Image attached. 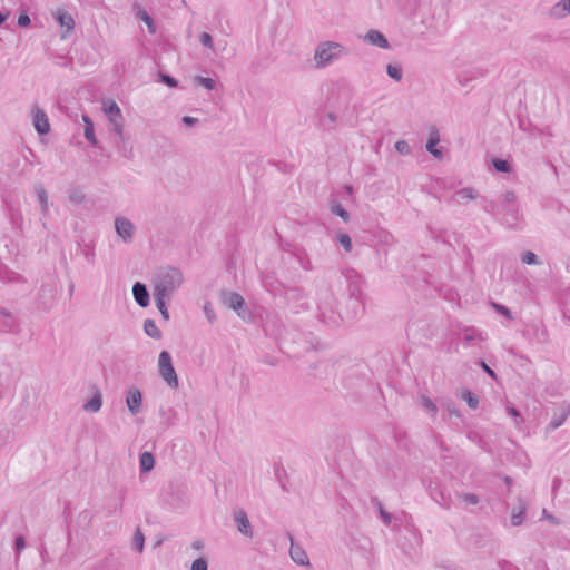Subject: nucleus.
<instances>
[{"label":"nucleus","instance_id":"nucleus-46","mask_svg":"<svg viewBox=\"0 0 570 570\" xmlns=\"http://www.w3.org/2000/svg\"><path fill=\"white\" fill-rule=\"evenodd\" d=\"M31 23L30 17L27 13H21L18 18L19 27H28Z\"/></svg>","mask_w":570,"mask_h":570},{"label":"nucleus","instance_id":"nucleus-50","mask_svg":"<svg viewBox=\"0 0 570 570\" xmlns=\"http://www.w3.org/2000/svg\"><path fill=\"white\" fill-rule=\"evenodd\" d=\"M481 367L484 370L485 373H488L491 377L495 379V373L493 370H491L483 361L480 362Z\"/></svg>","mask_w":570,"mask_h":570},{"label":"nucleus","instance_id":"nucleus-10","mask_svg":"<svg viewBox=\"0 0 570 570\" xmlns=\"http://www.w3.org/2000/svg\"><path fill=\"white\" fill-rule=\"evenodd\" d=\"M132 295L139 306L147 307L149 305L150 295L145 284L136 282L132 286Z\"/></svg>","mask_w":570,"mask_h":570},{"label":"nucleus","instance_id":"nucleus-31","mask_svg":"<svg viewBox=\"0 0 570 570\" xmlns=\"http://www.w3.org/2000/svg\"><path fill=\"white\" fill-rule=\"evenodd\" d=\"M492 165L500 173H510L511 170L510 164L504 159L494 158Z\"/></svg>","mask_w":570,"mask_h":570},{"label":"nucleus","instance_id":"nucleus-7","mask_svg":"<svg viewBox=\"0 0 570 570\" xmlns=\"http://www.w3.org/2000/svg\"><path fill=\"white\" fill-rule=\"evenodd\" d=\"M19 330V323L17 318L6 309L0 311V334L2 333H16Z\"/></svg>","mask_w":570,"mask_h":570},{"label":"nucleus","instance_id":"nucleus-41","mask_svg":"<svg viewBox=\"0 0 570 570\" xmlns=\"http://www.w3.org/2000/svg\"><path fill=\"white\" fill-rule=\"evenodd\" d=\"M160 81L171 88H175L178 86L177 80L169 75L160 73Z\"/></svg>","mask_w":570,"mask_h":570},{"label":"nucleus","instance_id":"nucleus-36","mask_svg":"<svg viewBox=\"0 0 570 570\" xmlns=\"http://www.w3.org/2000/svg\"><path fill=\"white\" fill-rule=\"evenodd\" d=\"M395 149L401 155H409L411 153V147L405 140L396 141Z\"/></svg>","mask_w":570,"mask_h":570},{"label":"nucleus","instance_id":"nucleus-32","mask_svg":"<svg viewBox=\"0 0 570 570\" xmlns=\"http://www.w3.org/2000/svg\"><path fill=\"white\" fill-rule=\"evenodd\" d=\"M459 498L466 504V505H475L479 503L480 499L474 493H461L459 494Z\"/></svg>","mask_w":570,"mask_h":570},{"label":"nucleus","instance_id":"nucleus-44","mask_svg":"<svg viewBox=\"0 0 570 570\" xmlns=\"http://www.w3.org/2000/svg\"><path fill=\"white\" fill-rule=\"evenodd\" d=\"M83 198H85L83 194L79 190H75V191L70 193V195H69V199L76 204L82 203Z\"/></svg>","mask_w":570,"mask_h":570},{"label":"nucleus","instance_id":"nucleus-28","mask_svg":"<svg viewBox=\"0 0 570 570\" xmlns=\"http://www.w3.org/2000/svg\"><path fill=\"white\" fill-rule=\"evenodd\" d=\"M194 82L198 86H203L208 90H214L216 88V81L212 78L196 76L194 78Z\"/></svg>","mask_w":570,"mask_h":570},{"label":"nucleus","instance_id":"nucleus-23","mask_svg":"<svg viewBox=\"0 0 570 570\" xmlns=\"http://www.w3.org/2000/svg\"><path fill=\"white\" fill-rule=\"evenodd\" d=\"M330 209L332 214L340 216L344 223L350 222V213L338 202H332Z\"/></svg>","mask_w":570,"mask_h":570},{"label":"nucleus","instance_id":"nucleus-9","mask_svg":"<svg viewBox=\"0 0 570 570\" xmlns=\"http://www.w3.org/2000/svg\"><path fill=\"white\" fill-rule=\"evenodd\" d=\"M234 520L237 523L238 531L248 537H253L252 524L248 520V517L244 510H237L234 512Z\"/></svg>","mask_w":570,"mask_h":570},{"label":"nucleus","instance_id":"nucleus-26","mask_svg":"<svg viewBox=\"0 0 570 570\" xmlns=\"http://www.w3.org/2000/svg\"><path fill=\"white\" fill-rule=\"evenodd\" d=\"M132 546L138 552L144 551L145 535L139 528L134 533Z\"/></svg>","mask_w":570,"mask_h":570},{"label":"nucleus","instance_id":"nucleus-57","mask_svg":"<svg viewBox=\"0 0 570 570\" xmlns=\"http://www.w3.org/2000/svg\"><path fill=\"white\" fill-rule=\"evenodd\" d=\"M449 411H450V413L455 414V415H458V416H459V412L454 411V409H450V407H449Z\"/></svg>","mask_w":570,"mask_h":570},{"label":"nucleus","instance_id":"nucleus-16","mask_svg":"<svg viewBox=\"0 0 570 570\" xmlns=\"http://www.w3.org/2000/svg\"><path fill=\"white\" fill-rule=\"evenodd\" d=\"M109 122L112 125V131L118 136L119 141L125 142L124 135V117L122 114L108 117Z\"/></svg>","mask_w":570,"mask_h":570},{"label":"nucleus","instance_id":"nucleus-35","mask_svg":"<svg viewBox=\"0 0 570 570\" xmlns=\"http://www.w3.org/2000/svg\"><path fill=\"white\" fill-rule=\"evenodd\" d=\"M421 404L422 406H424L428 411L432 412V415L434 416L436 414V411H438V407L436 405L434 404V402L428 397V396H422L421 397Z\"/></svg>","mask_w":570,"mask_h":570},{"label":"nucleus","instance_id":"nucleus-14","mask_svg":"<svg viewBox=\"0 0 570 570\" xmlns=\"http://www.w3.org/2000/svg\"><path fill=\"white\" fill-rule=\"evenodd\" d=\"M365 40L367 42H370L371 45L376 46L379 48H383V49H386L390 46L386 37L377 30H370L365 35Z\"/></svg>","mask_w":570,"mask_h":570},{"label":"nucleus","instance_id":"nucleus-24","mask_svg":"<svg viewBox=\"0 0 570 570\" xmlns=\"http://www.w3.org/2000/svg\"><path fill=\"white\" fill-rule=\"evenodd\" d=\"M137 18L140 19L141 21H144L147 24L148 31L150 33H155L156 32V24L154 22V19L151 18V16L147 11L139 9L138 12H137Z\"/></svg>","mask_w":570,"mask_h":570},{"label":"nucleus","instance_id":"nucleus-3","mask_svg":"<svg viewBox=\"0 0 570 570\" xmlns=\"http://www.w3.org/2000/svg\"><path fill=\"white\" fill-rule=\"evenodd\" d=\"M159 374L171 387H178V377L167 351L159 354Z\"/></svg>","mask_w":570,"mask_h":570},{"label":"nucleus","instance_id":"nucleus-21","mask_svg":"<svg viewBox=\"0 0 570 570\" xmlns=\"http://www.w3.org/2000/svg\"><path fill=\"white\" fill-rule=\"evenodd\" d=\"M155 303L157 308L159 309L163 317L167 321L169 318V312L167 308V301H169L171 297L169 296H163L160 294L154 293Z\"/></svg>","mask_w":570,"mask_h":570},{"label":"nucleus","instance_id":"nucleus-11","mask_svg":"<svg viewBox=\"0 0 570 570\" xmlns=\"http://www.w3.org/2000/svg\"><path fill=\"white\" fill-rule=\"evenodd\" d=\"M289 539L292 542L291 549H289V554H291L292 560L299 566L309 564V560H308V557H307L305 550L302 547H299L298 544H294L292 537H289Z\"/></svg>","mask_w":570,"mask_h":570},{"label":"nucleus","instance_id":"nucleus-34","mask_svg":"<svg viewBox=\"0 0 570 570\" xmlns=\"http://www.w3.org/2000/svg\"><path fill=\"white\" fill-rule=\"evenodd\" d=\"M569 410L564 411L558 419H553L550 423H549V428L551 430H556L558 429L559 426H561L563 424V422L567 420L568 415H569Z\"/></svg>","mask_w":570,"mask_h":570},{"label":"nucleus","instance_id":"nucleus-6","mask_svg":"<svg viewBox=\"0 0 570 570\" xmlns=\"http://www.w3.org/2000/svg\"><path fill=\"white\" fill-rule=\"evenodd\" d=\"M126 403H127L129 412L132 415L138 414L140 412L141 405H142L141 392L136 387L129 389L127 392V396H126Z\"/></svg>","mask_w":570,"mask_h":570},{"label":"nucleus","instance_id":"nucleus-20","mask_svg":"<svg viewBox=\"0 0 570 570\" xmlns=\"http://www.w3.org/2000/svg\"><path fill=\"white\" fill-rule=\"evenodd\" d=\"M102 405V396L99 391H97L94 396L83 405V410L88 412L96 413L101 409Z\"/></svg>","mask_w":570,"mask_h":570},{"label":"nucleus","instance_id":"nucleus-1","mask_svg":"<svg viewBox=\"0 0 570 570\" xmlns=\"http://www.w3.org/2000/svg\"><path fill=\"white\" fill-rule=\"evenodd\" d=\"M184 282L181 272L176 267H163L154 277V293L171 297Z\"/></svg>","mask_w":570,"mask_h":570},{"label":"nucleus","instance_id":"nucleus-27","mask_svg":"<svg viewBox=\"0 0 570 570\" xmlns=\"http://www.w3.org/2000/svg\"><path fill=\"white\" fill-rule=\"evenodd\" d=\"M386 72L390 78L394 79L395 81H401L403 77V71L400 66L389 63L386 67Z\"/></svg>","mask_w":570,"mask_h":570},{"label":"nucleus","instance_id":"nucleus-17","mask_svg":"<svg viewBox=\"0 0 570 570\" xmlns=\"http://www.w3.org/2000/svg\"><path fill=\"white\" fill-rule=\"evenodd\" d=\"M82 120L85 122V131H83V136L92 145V146H97L98 141H97V138L95 136V130H94V122L92 120L90 119L89 116L87 115H82Z\"/></svg>","mask_w":570,"mask_h":570},{"label":"nucleus","instance_id":"nucleus-48","mask_svg":"<svg viewBox=\"0 0 570 570\" xmlns=\"http://www.w3.org/2000/svg\"><path fill=\"white\" fill-rule=\"evenodd\" d=\"M379 511H380V514H381L384 523L390 524L391 523V514L387 513L385 510H383V508L381 505L379 507Z\"/></svg>","mask_w":570,"mask_h":570},{"label":"nucleus","instance_id":"nucleus-49","mask_svg":"<svg viewBox=\"0 0 570 570\" xmlns=\"http://www.w3.org/2000/svg\"><path fill=\"white\" fill-rule=\"evenodd\" d=\"M183 122L188 126V127H191L194 125H196L198 122V119L197 118H194V117H190V116H185L183 118Z\"/></svg>","mask_w":570,"mask_h":570},{"label":"nucleus","instance_id":"nucleus-42","mask_svg":"<svg viewBox=\"0 0 570 570\" xmlns=\"http://www.w3.org/2000/svg\"><path fill=\"white\" fill-rule=\"evenodd\" d=\"M562 10L563 14L570 13V0H561L554 6V10Z\"/></svg>","mask_w":570,"mask_h":570},{"label":"nucleus","instance_id":"nucleus-39","mask_svg":"<svg viewBox=\"0 0 570 570\" xmlns=\"http://www.w3.org/2000/svg\"><path fill=\"white\" fill-rule=\"evenodd\" d=\"M492 305L499 314L505 316L509 320H512V313L507 306H503V305H500L497 303H493Z\"/></svg>","mask_w":570,"mask_h":570},{"label":"nucleus","instance_id":"nucleus-54","mask_svg":"<svg viewBox=\"0 0 570 570\" xmlns=\"http://www.w3.org/2000/svg\"><path fill=\"white\" fill-rule=\"evenodd\" d=\"M327 118L331 122H335L336 121V115L333 114V112H328L327 114Z\"/></svg>","mask_w":570,"mask_h":570},{"label":"nucleus","instance_id":"nucleus-22","mask_svg":"<svg viewBox=\"0 0 570 570\" xmlns=\"http://www.w3.org/2000/svg\"><path fill=\"white\" fill-rule=\"evenodd\" d=\"M144 331L148 336L153 338L159 340L161 337L160 330L157 327L156 323L150 318L145 321Z\"/></svg>","mask_w":570,"mask_h":570},{"label":"nucleus","instance_id":"nucleus-25","mask_svg":"<svg viewBox=\"0 0 570 570\" xmlns=\"http://www.w3.org/2000/svg\"><path fill=\"white\" fill-rule=\"evenodd\" d=\"M36 193H37L39 203L41 205L42 213L47 214L48 213V195H47L46 189L43 188L42 185H38V186H36Z\"/></svg>","mask_w":570,"mask_h":570},{"label":"nucleus","instance_id":"nucleus-45","mask_svg":"<svg viewBox=\"0 0 570 570\" xmlns=\"http://www.w3.org/2000/svg\"><path fill=\"white\" fill-rule=\"evenodd\" d=\"M433 498L439 504L443 505L444 508H449V501L442 491L439 492V497L433 493Z\"/></svg>","mask_w":570,"mask_h":570},{"label":"nucleus","instance_id":"nucleus-2","mask_svg":"<svg viewBox=\"0 0 570 570\" xmlns=\"http://www.w3.org/2000/svg\"><path fill=\"white\" fill-rule=\"evenodd\" d=\"M347 53L346 48L335 41L318 43L314 53V61L317 68H324Z\"/></svg>","mask_w":570,"mask_h":570},{"label":"nucleus","instance_id":"nucleus-59","mask_svg":"<svg viewBox=\"0 0 570 570\" xmlns=\"http://www.w3.org/2000/svg\"><path fill=\"white\" fill-rule=\"evenodd\" d=\"M564 317L570 322V316H566V315H564Z\"/></svg>","mask_w":570,"mask_h":570},{"label":"nucleus","instance_id":"nucleus-30","mask_svg":"<svg viewBox=\"0 0 570 570\" xmlns=\"http://www.w3.org/2000/svg\"><path fill=\"white\" fill-rule=\"evenodd\" d=\"M104 111L107 117L116 116L121 112L119 106L112 100L104 102Z\"/></svg>","mask_w":570,"mask_h":570},{"label":"nucleus","instance_id":"nucleus-15","mask_svg":"<svg viewBox=\"0 0 570 570\" xmlns=\"http://www.w3.org/2000/svg\"><path fill=\"white\" fill-rule=\"evenodd\" d=\"M478 197V193L475 189L471 187L462 188L454 193L452 196V200L456 204H465L469 200L475 199Z\"/></svg>","mask_w":570,"mask_h":570},{"label":"nucleus","instance_id":"nucleus-53","mask_svg":"<svg viewBox=\"0 0 570 570\" xmlns=\"http://www.w3.org/2000/svg\"><path fill=\"white\" fill-rule=\"evenodd\" d=\"M504 198H505V200H507V202H513V200H514V198H515V195H514V193H513V191H507V193L504 194Z\"/></svg>","mask_w":570,"mask_h":570},{"label":"nucleus","instance_id":"nucleus-5","mask_svg":"<svg viewBox=\"0 0 570 570\" xmlns=\"http://www.w3.org/2000/svg\"><path fill=\"white\" fill-rule=\"evenodd\" d=\"M115 228L117 235L125 242L130 243L134 238L136 227L135 225L126 217H116L115 219Z\"/></svg>","mask_w":570,"mask_h":570},{"label":"nucleus","instance_id":"nucleus-13","mask_svg":"<svg viewBox=\"0 0 570 570\" xmlns=\"http://www.w3.org/2000/svg\"><path fill=\"white\" fill-rule=\"evenodd\" d=\"M440 141L439 130L435 126H432L430 129V136L426 142V150L431 153L434 157H440L442 151L436 148V145Z\"/></svg>","mask_w":570,"mask_h":570},{"label":"nucleus","instance_id":"nucleus-55","mask_svg":"<svg viewBox=\"0 0 570 570\" xmlns=\"http://www.w3.org/2000/svg\"><path fill=\"white\" fill-rule=\"evenodd\" d=\"M196 549H200L202 548V543L200 542H194L193 544Z\"/></svg>","mask_w":570,"mask_h":570},{"label":"nucleus","instance_id":"nucleus-43","mask_svg":"<svg viewBox=\"0 0 570 570\" xmlns=\"http://www.w3.org/2000/svg\"><path fill=\"white\" fill-rule=\"evenodd\" d=\"M204 312H205V315H206L208 322L213 323L215 321V318H216V315H215L214 309L212 308L210 303H206L205 304Z\"/></svg>","mask_w":570,"mask_h":570},{"label":"nucleus","instance_id":"nucleus-29","mask_svg":"<svg viewBox=\"0 0 570 570\" xmlns=\"http://www.w3.org/2000/svg\"><path fill=\"white\" fill-rule=\"evenodd\" d=\"M461 397L466 401L469 407L475 410L479 406V399L476 395H474L472 392L465 390L462 392Z\"/></svg>","mask_w":570,"mask_h":570},{"label":"nucleus","instance_id":"nucleus-38","mask_svg":"<svg viewBox=\"0 0 570 570\" xmlns=\"http://www.w3.org/2000/svg\"><path fill=\"white\" fill-rule=\"evenodd\" d=\"M191 570H208V563L205 558L196 559L191 564Z\"/></svg>","mask_w":570,"mask_h":570},{"label":"nucleus","instance_id":"nucleus-52","mask_svg":"<svg viewBox=\"0 0 570 570\" xmlns=\"http://www.w3.org/2000/svg\"><path fill=\"white\" fill-rule=\"evenodd\" d=\"M9 16H10L9 11L0 12V27L6 22V20L9 18Z\"/></svg>","mask_w":570,"mask_h":570},{"label":"nucleus","instance_id":"nucleus-58","mask_svg":"<svg viewBox=\"0 0 570 570\" xmlns=\"http://www.w3.org/2000/svg\"><path fill=\"white\" fill-rule=\"evenodd\" d=\"M73 287H75V286H73V284H71V285H70V288H69L70 295H71V294H72V292H73Z\"/></svg>","mask_w":570,"mask_h":570},{"label":"nucleus","instance_id":"nucleus-40","mask_svg":"<svg viewBox=\"0 0 570 570\" xmlns=\"http://www.w3.org/2000/svg\"><path fill=\"white\" fill-rule=\"evenodd\" d=\"M199 41L200 43L204 46V47H207V48H210L213 49V38L212 36L208 33V32H203L200 36H199Z\"/></svg>","mask_w":570,"mask_h":570},{"label":"nucleus","instance_id":"nucleus-18","mask_svg":"<svg viewBox=\"0 0 570 570\" xmlns=\"http://www.w3.org/2000/svg\"><path fill=\"white\" fill-rule=\"evenodd\" d=\"M141 473L150 472L155 466V459L150 452H142L139 458Z\"/></svg>","mask_w":570,"mask_h":570},{"label":"nucleus","instance_id":"nucleus-8","mask_svg":"<svg viewBox=\"0 0 570 570\" xmlns=\"http://www.w3.org/2000/svg\"><path fill=\"white\" fill-rule=\"evenodd\" d=\"M33 126L36 130L40 135L48 134L50 130V125L48 117L43 110H41L39 107H35L33 110Z\"/></svg>","mask_w":570,"mask_h":570},{"label":"nucleus","instance_id":"nucleus-51","mask_svg":"<svg viewBox=\"0 0 570 570\" xmlns=\"http://www.w3.org/2000/svg\"><path fill=\"white\" fill-rule=\"evenodd\" d=\"M507 411H508V413H509L512 417H514V419H517V417H519V416H520L519 411H518L515 407H513V406H508V407H507Z\"/></svg>","mask_w":570,"mask_h":570},{"label":"nucleus","instance_id":"nucleus-56","mask_svg":"<svg viewBox=\"0 0 570 570\" xmlns=\"http://www.w3.org/2000/svg\"><path fill=\"white\" fill-rule=\"evenodd\" d=\"M465 340H466V341H471V340H473V336H472V335H470V334H465Z\"/></svg>","mask_w":570,"mask_h":570},{"label":"nucleus","instance_id":"nucleus-33","mask_svg":"<svg viewBox=\"0 0 570 570\" xmlns=\"http://www.w3.org/2000/svg\"><path fill=\"white\" fill-rule=\"evenodd\" d=\"M337 240L347 253L352 250V239L347 234H338Z\"/></svg>","mask_w":570,"mask_h":570},{"label":"nucleus","instance_id":"nucleus-4","mask_svg":"<svg viewBox=\"0 0 570 570\" xmlns=\"http://www.w3.org/2000/svg\"><path fill=\"white\" fill-rule=\"evenodd\" d=\"M220 297H222V302L226 306H228L229 308L237 312V314L239 316L243 315V313L245 312L246 303L240 294H238L236 292L224 291V292H222Z\"/></svg>","mask_w":570,"mask_h":570},{"label":"nucleus","instance_id":"nucleus-12","mask_svg":"<svg viewBox=\"0 0 570 570\" xmlns=\"http://www.w3.org/2000/svg\"><path fill=\"white\" fill-rule=\"evenodd\" d=\"M56 20L61 28L66 29L65 33H62V38H66V33L70 32L75 28V20L72 16L62 9L57 10Z\"/></svg>","mask_w":570,"mask_h":570},{"label":"nucleus","instance_id":"nucleus-19","mask_svg":"<svg viewBox=\"0 0 570 570\" xmlns=\"http://www.w3.org/2000/svg\"><path fill=\"white\" fill-rule=\"evenodd\" d=\"M527 510V504L522 499H519L518 509H514L511 514V524L517 527L520 525L523 521V515Z\"/></svg>","mask_w":570,"mask_h":570},{"label":"nucleus","instance_id":"nucleus-37","mask_svg":"<svg viewBox=\"0 0 570 570\" xmlns=\"http://www.w3.org/2000/svg\"><path fill=\"white\" fill-rule=\"evenodd\" d=\"M522 262L528 265L539 264L538 256L533 252H525L522 255Z\"/></svg>","mask_w":570,"mask_h":570},{"label":"nucleus","instance_id":"nucleus-47","mask_svg":"<svg viewBox=\"0 0 570 570\" xmlns=\"http://www.w3.org/2000/svg\"><path fill=\"white\" fill-rule=\"evenodd\" d=\"M16 550L18 553L21 552V550L26 547V540L22 535L16 537L14 540Z\"/></svg>","mask_w":570,"mask_h":570}]
</instances>
